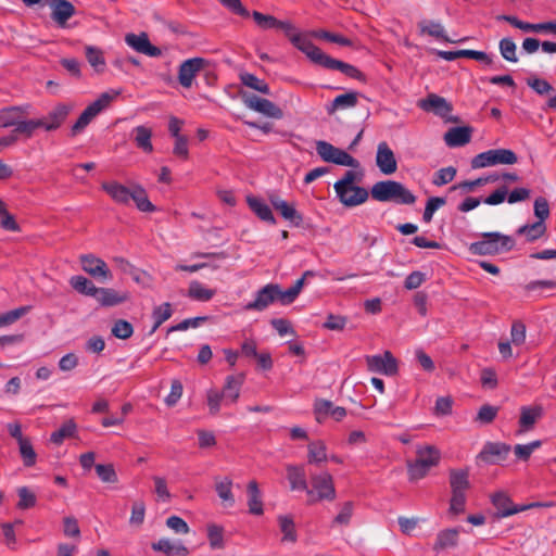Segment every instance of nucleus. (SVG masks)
I'll list each match as a JSON object with an SVG mask.
<instances>
[{
	"label": "nucleus",
	"mask_w": 556,
	"mask_h": 556,
	"mask_svg": "<svg viewBox=\"0 0 556 556\" xmlns=\"http://www.w3.org/2000/svg\"><path fill=\"white\" fill-rule=\"evenodd\" d=\"M361 180V174L354 170H346L344 176L334 184L338 198L345 206H356L368 199V191L355 186Z\"/></svg>",
	"instance_id": "nucleus-1"
},
{
	"label": "nucleus",
	"mask_w": 556,
	"mask_h": 556,
	"mask_svg": "<svg viewBox=\"0 0 556 556\" xmlns=\"http://www.w3.org/2000/svg\"><path fill=\"white\" fill-rule=\"evenodd\" d=\"M371 198L379 202L413 204L416 197L399 181L383 180L376 182L370 190Z\"/></svg>",
	"instance_id": "nucleus-2"
},
{
	"label": "nucleus",
	"mask_w": 556,
	"mask_h": 556,
	"mask_svg": "<svg viewBox=\"0 0 556 556\" xmlns=\"http://www.w3.org/2000/svg\"><path fill=\"white\" fill-rule=\"evenodd\" d=\"M416 456L415 460L407 462V472L412 481L425 478L429 470L439 464L441 453L433 445H424L417 447Z\"/></svg>",
	"instance_id": "nucleus-3"
},
{
	"label": "nucleus",
	"mask_w": 556,
	"mask_h": 556,
	"mask_svg": "<svg viewBox=\"0 0 556 556\" xmlns=\"http://www.w3.org/2000/svg\"><path fill=\"white\" fill-rule=\"evenodd\" d=\"M491 502L496 508V517L506 518L517 513L536 507H551L552 503L534 502L527 505H515L507 493L500 491L491 496Z\"/></svg>",
	"instance_id": "nucleus-4"
},
{
	"label": "nucleus",
	"mask_w": 556,
	"mask_h": 556,
	"mask_svg": "<svg viewBox=\"0 0 556 556\" xmlns=\"http://www.w3.org/2000/svg\"><path fill=\"white\" fill-rule=\"evenodd\" d=\"M117 94L118 92L113 94L104 92L96 101L89 104L79 115L76 123L72 126V136H76L83 131L101 111L110 105V103Z\"/></svg>",
	"instance_id": "nucleus-5"
},
{
	"label": "nucleus",
	"mask_w": 556,
	"mask_h": 556,
	"mask_svg": "<svg viewBox=\"0 0 556 556\" xmlns=\"http://www.w3.org/2000/svg\"><path fill=\"white\" fill-rule=\"evenodd\" d=\"M117 94L118 92L113 94L104 92L96 101L89 104L79 115L76 123L72 126V136H76L83 131L101 111L110 105V103Z\"/></svg>",
	"instance_id": "nucleus-6"
},
{
	"label": "nucleus",
	"mask_w": 556,
	"mask_h": 556,
	"mask_svg": "<svg viewBox=\"0 0 556 556\" xmlns=\"http://www.w3.org/2000/svg\"><path fill=\"white\" fill-rule=\"evenodd\" d=\"M117 94L118 92L113 94L104 92L96 101L89 104L79 115L76 123L72 126V136H76L83 131L101 111L110 105V103Z\"/></svg>",
	"instance_id": "nucleus-7"
},
{
	"label": "nucleus",
	"mask_w": 556,
	"mask_h": 556,
	"mask_svg": "<svg viewBox=\"0 0 556 556\" xmlns=\"http://www.w3.org/2000/svg\"><path fill=\"white\" fill-rule=\"evenodd\" d=\"M518 157L513 150L509 149H493L477 154L471 160L472 168H483L497 164L513 165L517 163Z\"/></svg>",
	"instance_id": "nucleus-8"
},
{
	"label": "nucleus",
	"mask_w": 556,
	"mask_h": 556,
	"mask_svg": "<svg viewBox=\"0 0 556 556\" xmlns=\"http://www.w3.org/2000/svg\"><path fill=\"white\" fill-rule=\"evenodd\" d=\"M286 36L292 45L305 53L313 63L320 66L323 65L328 54L323 52L321 49L315 46L305 35L299 33L292 23L291 29L286 31Z\"/></svg>",
	"instance_id": "nucleus-9"
},
{
	"label": "nucleus",
	"mask_w": 556,
	"mask_h": 556,
	"mask_svg": "<svg viewBox=\"0 0 556 556\" xmlns=\"http://www.w3.org/2000/svg\"><path fill=\"white\" fill-rule=\"evenodd\" d=\"M316 152L324 162L350 167L358 166L356 159L327 141H316Z\"/></svg>",
	"instance_id": "nucleus-10"
},
{
	"label": "nucleus",
	"mask_w": 556,
	"mask_h": 556,
	"mask_svg": "<svg viewBox=\"0 0 556 556\" xmlns=\"http://www.w3.org/2000/svg\"><path fill=\"white\" fill-rule=\"evenodd\" d=\"M311 485L313 495H308L309 503H315L323 500L333 501L336 498L333 479L329 472L323 471L320 473H312Z\"/></svg>",
	"instance_id": "nucleus-11"
},
{
	"label": "nucleus",
	"mask_w": 556,
	"mask_h": 556,
	"mask_svg": "<svg viewBox=\"0 0 556 556\" xmlns=\"http://www.w3.org/2000/svg\"><path fill=\"white\" fill-rule=\"evenodd\" d=\"M281 298L282 290L280 287L276 283H268L256 292L255 299L249 302L244 306V309L262 312L275 301H278L281 304Z\"/></svg>",
	"instance_id": "nucleus-12"
},
{
	"label": "nucleus",
	"mask_w": 556,
	"mask_h": 556,
	"mask_svg": "<svg viewBox=\"0 0 556 556\" xmlns=\"http://www.w3.org/2000/svg\"><path fill=\"white\" fill-rule=\"evenodd\" d=\"M366 363L368 369L374 372L387 376H393L397 372V362L390 351H386L382 355L367 356Z\"/></svg>",
	"instance_id": "nucleus-13"
},
{
	"label": "nucleus",
	"mask_w": 556,
	"mask_h": 556,
	"mask_svg": "<svg viewBox=\"0 0 556 556\" xmlns=\"http://www.w3.org/2000/svg\"><path fill=\"white\" fill-rule=\"evenodd\" d=\"M125 42L135 51L148 56L157 58L162 55L161 49L150 42L148 34L144 31L138 35L132 33L127 34L125 36Z\"/></svg>",
	"instance_id": "nucleus-14"
},
{
	"label": "nucleus",
	"mask_w": 556,
	"mask_h": 556,
	"mask_svg": "<svg viewBox=\"0 0 556 556\" xmlns=\"http://www.w3.org/2000/svg\"><path fill=\"white\" fill-rule=\"evenodd\" d=\"M206 60L192 58L184 61L178 68V81L184 88H190L197 74L204 67Z\"/></svg>",
	"instance_id": "nucleus-15"
},
{
	"label": "nucleus",
	"mask_w": 556,
	"mask_h": 556,
	"mask_svg": "<svg viewBox=\"0 0 556 556\" xmlns=\"http://www.w3.org/2000/svg\"><path fill=\"white\" fill-rule=\"evenodd\" d=\"M243 101L249 109L262 113L268 117L281 118L283 116L282 110L268 99L251 94L244 97Z\"/></svg>",
	"instance_id": "nucleus-16"
},
{
	"label": "nucleus",
	"mask_w": 556,
	"mask_h": 556,
	"mask_svg": "<svg viewBox=\"0 0 556 556\" xmlns=\"http://www.w3.org/2000/svg\"><path fill=\"white\" fill-rule=\"evenodd\" d=\"M510 452V445L502 442H486L478 458L485 463L497 464L505 460Z\"/></svg>",
	"instance_id": "nucleus-17"
},
{
	"label": "nucleus",
	"mask_w": 556,
	"mask_h": 556,
	"mask_svg": "<svg viewBox=\"0 0 556 556\" xmlns=\"http://www.w3.org/2000/svg\"><path fill=\"white\" fill-rule=\"evenodd\" d=\"M273 207L281 215V217L292 225L299 226L303 222L302 215L296 211L293 203L282 200L278 194L271 193L268 197Z\"/></svg>",
	"instance_id": "nucleus-18"
},
{
	"label": "nucleus",
	"mask_w": 556,
	"mask_h": 556,
	"mask_svg": "<svg viewBox=\"0 0 556 556\" xmlns=\"http://www.w3.org/2000/svg\"><path fill=\"white\" fill-rule=\"evenodd\" d=\"M51 18L60 26L65 27L67 21L75 15L76 9L67 0H49Z\"/></svg>",
	"instance_id": "nucleus-19"
},
{
	"label": "nucleus",
	"mask_w": 556,
	"mask_h": 556,
	"mask_svg": "<svg viewBox=\"0 0 556 556\" xmlns=\"http://www.w3.org/2000/svg\"><path fill=\"white\" fill-rule=\"evenodd\" d=\"M376 164L381 173L386 175H391L397 169V163L394 153L384 141L378 144Z\"/></svg>",
	"instance_id": "nucleus-20"
},
{
	"label": "nucleus",
	"mask_w": 556,
	"mask_h": 556,
	"mask_svg": "<svg viewBox=\"0 0 556 556\" xmlns=\"http://www.w3.org/2000/svg\"><path fill=\"white\" fill-rule=\"evenodd\" d=\"M72 110V105L65 103H59L54 106L47 116L40 118L43 125L42 128L47 131H52L58 129L66 119L70 112Z\"/></svg>",
	"instance_id": "nucleus-21"
},
{
	"label": "nucleus",
	"mask_w": 556,
	"mask_h": 556,
	"mask_svg": "<svg viewBox=\"0 0 556 556\" xmlns=\"http://www.w3.org/2000/svg\"><path fill=\"white\" fill-rule=\"evenodd\" d=\"M419 106L425 111H431L434 114L446 118L452 112L453 108L444 98L438 94H429L426 99L421 100Z\"/></svg>",
	"instance_id": "nucleus-22"
},
{
	"label": "nucleus",
	"mask_w": 556,
	"mask_h": 556,
	"mask_svg": "<svg viewBox=\"0 0 556 556\" xmlns=\"http://www.w3.org/2000/svg\"><path fill=\"white\" fill-rule=\"evenodd\" d=\"M287 478L291 490L305 491L307 495H313V490H309L306 481V472L304 466L288 465Z\"/></svg>",
	"instance_id": "nucleus-23"
},
{
	"label": "nucleus",
	"mask_w": 556,
	"mask_h": 556,
	"mask_svg": "<svg viewBox=\"0 0 556 556\" xmlns=\"http://www.w3.org/2000/svg\"><path fill=\"white\" fill-rule=\"evenodd\" d=\"M438 55L445 61H454L459 58H468L492 65V58L483 51L476 50H457V51H438Z\"/></svg>",
	"instance_id": "nucleus-24"
},
{
	"label": "nucleus",
	"mask_w": 556,
	"mask_h": 556,
	"mask_svg": "<svg viewBox=\"0 0 556 556\" xmlns=\"http://www.w3.org/2000/svg\"><path fill=\"white\" fill-rule=\"evenodd\" d=\"M472 128L469 126L453 127L444 135L445 143L451 147H463L470 142Z\"/></svg>",
	"instance_id": "nucleus-25"
},
{
	"label": "nucleus",
	"mask_w": 556,
	"mask_h": 556,
	"mask_svg": "<svg viewBox=\"0 0 556 556\" xmlns=\"http://www.w3.org/2000/svg\"><path fill=\"white\" fill-rule=\"evenodd\" d=\"M321 66L328 70L340 71L350 78L365 80V75L354 65L333 59L330 55H327Z\"/></svg>",
	"instance_id": "nucleus-26"
},
{
	"label": "nucleus",
	"mask_w": 556,
	"mask_h": 556,
	"mask_svg": "<svg viewBox=\"0 0 556 556\" xmlns=\"http://www.w3.org/2000/svg\"><path fill=\"white\" fill-rule=\"evenodd\" d=\"M127 292H118L110 288H98L94 299L103 306H115L128 300Z\"/></svg>",
	"instance_id": "nucleus-27"
},
{
	"label": "nucleus",
	"mask_w": 556,
	"mask_h": 556,
	"mask_svg": "<svg viewBox=\"0 0 556 556\" xmlns=\"http://www.w3.org/2000/svg\"><path fill=\"white\" fill-rule=\"evenodd\" d=\"M543 408L540 405L520 407V432L531 430L536 421L542 417Z\"/></svg>",
	"instance_id": "nucleus-28"
},
{
	"label": "nucleus",
	"mask_w": 556,
	"mask_h": 556,
	"mask_svg": "<svg viewBox=\"0 0 556 556\" xmlns=\"http://www.w3.org/2000/svg\"><path fill=\"white\" fill-rule=\"evenodd\" d=\"M28 114L26 106H9L0 110V125L3 128L14 127L24 116Z\"/></svg>",
	"instance_id": "nucleus-29"
},
{
	"label": "nucleus",
	"mask_w": 556,
	"mask_h": 556,
	"mask_svg": "<svg viewBox=\"0 0 556 556\" xmlns=\"http://www.w3.org/2000/svg\"><path fill=\"white\" fill-rule=\"evenodd\" d=\"M102 189L119 204H128L130 202L131 189L117 181H105Z\"/></svg>",
	"instance_id": "nucleus-30"
},
{
	"label": "nucleus",
	"mask_w": 556,
	"mask_h": 556,
	"mask_svg": "<svg viewBox=\"0 0 556 556\" xmlns=\"http://www.w3.org/2000/svg\"><path fill=\"white\" fill-rule=\"evenodd\" d=\"M81 266L86 273L96 278H102L103 280H106L110 277V271L106 264L100 258H96L93 256H83Z\"/></svg>",
	"instance_id": "nucleus-31"
},
{
	"label": "nucleus",
	"mask_w": 556,
	"mask_h": 556,
	"mask_svg": "<svg viewBox=\"0 0 556 556\" xmlns=\"http://www.w3.org/2000/svg\"><path fill=\"white\" fill-rule=\"evenodd\" d=\"M151 547L153 551L162 552L167 556H187L189 554L185 545L166 538H162L157 542L152 543Z\"/></svg>",
	"instance_id": "nucleus-32"
},
{
	"label": "nucleus",
	"mask_w": 556,
	"mask_h": 556,
	"mask_svg": "<svg viewBox=\"0 0 556 556\" xmlns=\"http://www.w3.org/2000/svg\"><path fill=\"white\" fill-rule=\"evenodd\" d=\"M459 530L457 528L445 529L437 534L433 551L441 552L458 545Z\"/></svg>",
	"instance_id": "nucleus-33"
},
{
	"label": "nucleus",
	"mask_w": 556,
	"mask_h": 556,
	"mask_svg": "<svg viewBox=\"0 0 556 556\" xmlns=\"http://www.w3.org/2000/svg\"><path fill=\"white\" fill-rule=\"evenodd\" d=\"M358 92L350 91L343 94L337 96L331 103L326 106V111L329 115L334 114L338 110L351 109L358 103Z\"/></svg>",
	"instance_id": "nucleus-34"
},
{
	"label": "nucleus",
	"mask_w": 556,
	"mask_h": 556,
	"mask_svg": "<svg viewBox=\"0 0 556 556\" xmlns=\"http://www.w3.org/2000/svg\"><path fill=\"white\" fill-rule=\"evenodd\" d=\"M252 16L257 24L258 27L262 29H273L278 28L283 30L286 34L287 30L291 29V22L289 21H279L273 15L263 14L258 11H254L252 13Z\"/></svg>",
	"instance_id": "nucleus-35"
},
{
	"label": "nucleus",
	"mask_w": 556,
	"mask_h": 556,
	"mask_svg": "<svg viewBox=\"0 0 556 556\" xmlns=\"http://www.w3.org/2000/svg\"><path fill=\"white\" fill-rule=\"evenodd\" d=\"M450 485L452 494H465L469 489V471L467 469H451Z\"/></svg>",
	"instance_id": "nucleus-36"
},
{
	"label": "nucleus",
	"mask_w": 556,
	"mask_h": 556,
	"mask_svg": "<svg viewBox=\"0 0 556 556\" xmlns=\"http://www.w3.org/2000/svg\"><path fill=\"white\" fill-rule=\"evenodd\" d=\"M247 202L251 211L263 222L275 224L276 219L270 207L256 197H248Z\"/></svg>",
	"instance_id": "nucleus-37"
},
{
	"label": "nucleus",
	"mask_w": 556,
	"mask_h": 556,
	"mask_svg": "<svg viewBox=\"0 0 556 556\" xmlns=\"http://www.w3.org/2000/svg\"><path fill=\"white\" fill-rule=\"evenodd\" d=\"M244 376L242 374L238 376H228L223 391L220 392L227 401L235 403L240 395V389L243 383Z\"/></svg>",
	"instance_id": "nucleus-38"
},
{
	"label": "nucleus",
	"mask_w": 556,
	"mask_h": 556,
	"mask_svg": "<svg viewBox=\"0 0 556 556\" xmlns=\"http://www.w3.org/2000/svg\"><path fill=\"white\" fill-rule=\"evenodd\" d=\"M247 491H248V495H249V501H248V506H249V511L253 515H262L263 514V502H262V498H261V491L258 489V484L255 480H252L249 482L248 484V488H247Z\"/></svg>",
	"instance_id": "nucleus-39"
},
{
	"label": "nucleus",
	"mask_w": 556,
	"mask_h": 556,
	"mask_svg": "<svg viewBox=\"0 0 556 556\" xmlns=\"http://www.w3.org/2000/svg\"><path fill=\"white\" fill-rule=\"evenodd\" d=\"M132 137L137 148L147 153H151L153 151V146L151 142L152 130L150 128L147 126H137L132 130Z\"/></svg>",
	"instance_id": "nucleus-40"
},
{
	"label": "nucleus",
	"mask_w": 556,
	"mask_h": 556,
	"mask_svg": "<svg viewBox=\"0 0 556 556\" xmlns=\"http://www.w3.org/2000/svg\"><path fill=\"white\" fill-rule=\"evenodd\" d=\"M418 27L421 34H428L429 36L435 37L438 39H443L444 41L447 42H463L466 40V38H462L458 40L450 39L447 36H445L443 26L437 22L421 21L418 24Z\"/></svg>",
	"instance_id": "nucleus-41"
},
{
	"label": "nucleus",
	"mask_w": 556,
	"mask_h": 556,
	"mask_svg": "<svg viewBox=\"0 0 556 556\" xmlns=\"http://www.w3.org/2000/svg\"><path fill=\"white\" fill-rule=\"evenodd\" d=\"M130 200H132L137 208L141 212H154L155 206L148 199L147 191L139 185L131 188Z\"/></svg>",
	"instance_id": "nucleus-42"
},
{
	"label": "nucleus",
	"mask_w": 556,
	"mask_h": 556,
	"mask_svg": "<svg viewBox=\"0 0 556 556\" xmlns=\"http://www.w3.org/2000/svg\"><path fill=\"white\" fill-rule=\"evenodd\" d=\"M85 55L88 63L93 67L97 73H103L105 68V59L103 51L93 46L85 47Z\"/></svg>",
	"instance_id": "nucleus-43"
},
{
	"label": "nucleus",
	"mask_w": 556,
	"mask_h": 556,
	"mask_svg": "<svg viewBox=\"0 0 556 556\" xmlns=\"http://www.w3.org/2000/svg\"><path fill=\"white\" fill-rule=\"evenodd\" d=\"M215 290L206 288L203 283L191 281L188 289V296L200 302H207L215 295Z\"/></svg>",
	"instance_id": "nucleus-44"
},
{
	"label": "nucleus",
	"mask_w": 556,
	"mask_h": 556,
	"mask_svg": "<svg viewBox=\"0 0 556 556\" xmlns=\"http://www.w3.org/2000/svg\"><path fill=\"white\" fill-rule=\"evenodd\" d=\"M308 464L318 465L327 460V447L323 441H313L307 445Z\"/></svg>",
	"instance_id": "nucleus-45"
},
{
	"label": "nucleus",
	"mask_w": 556,
	"mask_h": 556,
	"mask_svg": "<svg viewBox=\"0 0 556 556\" xmlns=\"http://www.w3.org/2000/svg\"><path fill=\"white\" fill-rule=\"evenodd\" d=\"M173 315L172 304L165 302L159 306H155L152 312V318L154 320L153 327L150 333H154L156 329L166 320H168Z\"/></svg>",
	"instance_id": "nucleus-46"
},
{
	"label": "nucleus",
	"mask_w": 556,
	"mask_h": 556,
	"mask_svg": "<svg viewBox=\"0 0 556 556\" xmlns=\"http://www.w3.org/2000/svg\"><path fill=\"white\" fill-rule=\"evenodd\" d=\"M43 125L41 123V119H21L18 121L15 128L11 131L12 134H15V136L18 137V135H23L25 138H31L35 130L38 128H42Z\"/></svg>",
	"instance_id": "nucleus-47"
},
{
	"label": "nucleus",
	"mask_w": 556,
	"mask_h": 556,
	"mask_svg": "<svg viewBox=\"0 0 556 556\" xmlns=\"http://www.w3.org/2000/svg\"><path fill=\"white\" fill-rule=\"evenodd\" d=\"M313 275H314L313 271L306 270L303 274V276L294 282V285L292 287H290L286 291H282L281 304L288 305V304H291L292 302H294V300L298 298V295L300 294V292L304 286V281H305L306 277H309Z\"/></svg>",
	"instance_id": "nucleus-48"
},
{
	"label": "nucleus",
	"mask_w": 556,
	"mask_h": 556,
	"mask_svg": "<svg viewBox=\"0 0 556 556\" xmlns=\"http://www.w3.org/2000/svg\"><path fill=\"white\" fill-rule=\"evenodd\" d=\"M76 430H77V426H76L75 421L73 419H70V420L65 421L60 427V429H58L56 431H54L51 434L50 440L52 443L60 445L63 443V441L65 439L74 437L76 433Z\"/></svg>",
	"instance_id": "nucleus-49"
},
{
	"label": "nucleus",
	"mask_w": 556,
	"mask_h": 556,
	"mask_svg": "<svg viewBox=\"0 0 556 556\" xmlns=\"http://www.w3.org/2000/svg\"><path fill=\"white\" fill-rule=\"evenodd\" d=\"M240 81L242 85H244L253 90H256L263 94L270 93L269 86L267 85V83L263 79L257 78L255 75H253L251 73H247V72L241 73Z\"/></svg>",
	"instance_id": "nucleus-50"
},
{
	"label": "nucleus",
	"mask_w": 556,
	"mask_h": 556,
	"mask_svg": "<svg viewBox=\"0 0 556 556\" xmlns=\"http://www.w3.org/2000/svg\"><path fill=\"white\" fill-rule=\"evenodd\" d=\"M231 486L232 481L228 478L217 480L215 483V490L219 498L229 507L233 506L235 504V497L231 491Z\"/></svg>",
	"instance_id": "nucleus-51"
},
{
	"label": "nucleus",
	"mask_w": 556,
	"mask_h": 556,
	"mask_svg": "<svg viewBox=\"0 0 556 556\" xmlns=\"http://www.w3.org/2000/svg\"><path fill=\"white\" fill-rule=\"evenodd\" d=\"M546 231V226L542 220H538L531 225H525L520 227L517 232L523 235L526 240L534 241L540 239Z\"/></svg>",
	"instance_id": "nucleus-52"
},
{
	"label": "nucleus",
	"mask_w": 556,
	"mask_h": 556,
	"mask_svg": "<svg viewBox=\"0 0 556 556\" xmlns=\"http://www.w3.org/2000/svg\"><path fill=\"white\" fill-rule=\"evenodd\" d=\"M334 404L325 399H319L315 401L314 404V414L317 422H324L328 417H332V409Z\"/></svg>",
	"instance_id": "nucleus-53"
},
{
	"label": "nucleus",
	"mask_w": 556,
	"mask_h": 556,
	"mask_svg": "<svg viewBox=\"0 0 556 556\" xmlns=\"http://www.w3.org/2000/svg\"><path fill=\"white\" fill-rule=\"evenodd\" d=\"M71 286L79 293L94 298L98 288L84 276H74L70 280Z\"/></svg>",
	"instance_id": "nucleus-54"
},
{
	"label": "nucleus",
	"mask_w": 556,
	"mask_h": 556,
	"mask_svg": "<svg viewBox=\"0 0 556 556\" xmlns=\"http://www.w3.org/2000/svg\"><path fill=\"white\" fill-rule=\"evenodd\" d=\"M280 530L283 533L282 541L283 542H296V532L294 521L289 516H279L278 517Z\"/></svg>",
	"instance_id": "nucleus-55"
},
{
	"label": "nucleus",
	"mask_w": 556,
	"mask_h": 556,
	"mask_svg": "<svg viewBox=\"0 0 556 556\" xmlns=\"http://www.w3.org/2000/svg\"><path fill=\"white\" fill-rule=\"evenodd\" d=\"M111 332L115 338L126 340L132 336L134 327L125 319H117L114 321Z\"/></svg>",
	"instance_id": "nucleus-56"
},
{
	"label": "nucleus",
	"mask_w": 556,
	"mask_h": 556,
	"mask_svg": "<svg viewBox=\"0 0 556 556\" xmlns=\"http://www.w3.org/2000/svg\"><path fill=\"white\" fill-rule=\"evenodd\" d=\"M30 309V306H21L10 312L0 314V328L9 326L17 321Z\"/></svg>",
	"instance_id": "nucleus-57"
},
{
	"label": "nucleus",
	"mask_w": 556,
	"mask_h": 556,
	"mask_svg": "<svg viewBox=\"0 0 556 556\" xmlns=\"http://www.w3.org/2000/svg\"><path fill=\"white\" fill-rule=\"evenodd\" d=\"M0 225L4 230L18 231L20 226L15 217L7 210L4 202L0 199Z\"/></svg>",
	"instance_id": "nucleus-58"
},
{
	"label": "nucleus",
	"mask_w": 556,
	"mask_h": 556,
	"mask_svg": "<svg viewBox=\"0 0 556 556\" xmlns=\"http://www.w3.org/2000/svg\"><path fill=\"white\" fill-rule=\"evenodd\" d=\"M207 538L210 546L213 549L224 548L223 528L217 525H210L207 527Z\"/></svg>",
	"instance_id": "nucleus-59"
},
{
	"label": "nucleus",
	"mask_w": 556,
	"mask_h": 556,
	"mask_svg": "<svg viewBox=\"0 0 556 556\" xmlns=\"http://www.w3.org/2000/svg\"><path fill=\"white\" fill-rule=\"evenodd\" d=\"M96 472L99 479L104 483H116L117 475L112 464H98L96 465Z\"/></svg>",
	"instance_id": "nucleus-60"
},
{
	"label": "nucleus",
	"mask_w": 556,
	"mask_h": 556,
	"mask_svg": "<svg viewBox=\"0 0 556 556\" xmlns=\"http://www.w3.org/2000/svg\"><path fill=\"white\" fill-rule=\"evenodd\" d=\"M20 501L17 507L20 509H27L36 505V495L27 486H21L17 490Z\"/></svg>",
	"instance_id": "nucleus-61"
},
{
	"label": "nucleus",
	"mask_w": 556,
	"mask_h": 556,
	"mask_svg": "<svg viewBox=\"0 0 556 556\" xmlns=\"http://www.w3.org/2000/svg\"><path fill=\"white\" fill-rule=\"evenodd\" d=\"M498 413V407L489 404L482 405L477 414L476 421L488 425L491 424Z\"/></svg>",
	"instance_id": "nucleus-62"
},
{
	"label": "nucleus",
	"mask_w": 556,
	"mask_h": 556,
	"mask_svg": "<svg viewBox=\"0 0 556 556\" xmlns=\"http://www.w3.org/2000/svg\"><path fill=\"white\" fill-rule=\"evenodd\" d=\"M516 43L510 38H503L500 41V51L502 56L509 62H517Z\"/></svg>",
	"instance_id": "nucleus-63"
},
{
	"label": "nucleus",
	"mask_w": 556,
	"mask_h": 556,
	"mask_svg": "<svg viewBox=\"0 0 556 556\" xmlns=\"http://www.w3.org/2000/svg\"><path fill=\"white\" fill-rule=\"evenodd\" d=\"M146 516V505L142 501H136L131 506V515L129 518V523L131 526L139 527L143 523Z\"/></svg>",
	"instance_id": "nucleus-64"
}]
</instances>
